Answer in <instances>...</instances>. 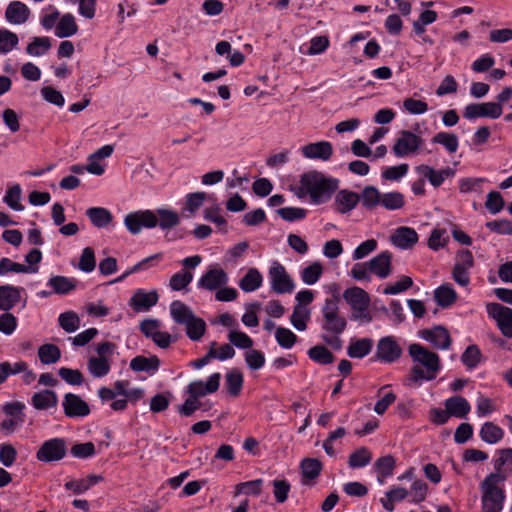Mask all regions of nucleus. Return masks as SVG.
Here are the masks:
<instances>
[{
    "label": "nucleus",
    "instance_id": "nucleus-61",
    "mask_svg": "<svg viewBox=\"0 0 512 512\" xmlns=\"http://www.w3.org/2000/svg\"><path fill=\"white\" fill-rule=\"evenodd\" d=\"M25 408V405L22 402L15 401V402H8L3 405L2 411L11 418L17 419V421L24 422L25 415L23 413V410Z\"/></svg>",
    "mask_w": 512,
    "mask_h": 512
},
{
    "label": "nucleus",
    "instance_id": "nucleus-13",
    "mask_svg": "<svg viewBox=\"0 0 512 512\" xmlns=\"http://www.w3.org/2000/svg\"><path fill=\"white\" fill-rule=\"evenodd\" d=\"M402 354V349L392 336H386L378 341L375 357L386 363L397 361Z\"/></svg>",
    "mask_w": 512,
    "mask_h": 512
},
{
    "label": "nucleus",
    "instance_id": "nucleus-29",
    "mask_svg": "<svg viewBox=\"0 0 512 512\" xmlns=\"http://www.w3.org/2000/svg\"><path fill=\"white\" fill-rule=\"evenodd\" d=\"M160 360L157 356H136L130 362V368L136 372L153 373L159 369Z\"/></svg>",
    "mask_w": 512,
    "mask_h": 512
},
{
    "label": "nucleus",
    "instance_id": "nucleus-48",
    "mask_svg": "<svg viewBox=\"0 0 512 512\" xmlns=\"http://www.w3.org/2000/svg\"><path fill=\"white\" fill-rule=\"evenodd\" d=\"M38 268H29L26 265L13 262L9 258H2L0 260V275H5L9 272L15 273H36Z\"/></svg>",
    "mask_w": 512,
    "mask_h": 512
},
{
    "label": "nucleus",
    "instance_id": "nucleus-39",
    "mask_svg": "<svg viewBox=\"0 0 512 512\" xmlns=\"http://www.w3.org/2000/svg\"><path fill=\"white\" fill-rule=\"evenodd\" d=\"M158 218V224L161 229H171L180 223V217L177 212L170 209H158L155 213Z\"/></svg>",
    "mask_w": 512,
    "mask_h": 512
},
{
    "label": "nucleus",
    "instance_id": "nucleus-42",
    "mask_svg": "<svg viewBox=\"0 0 512 512\" xmlns=\"http://www.w3.org/2000/svg\"><path fill=\"white\" fill-rule=\"evenodd\" d=\"M432 143L440 144L444 146V148L449 153H455L459 147L458 137L449 132H439L432 138Z\"/></svg>",
    "mask_w": 512,
    "mask_h": 512
},
{
    "label": "nucleus",
    "instance_id": "nucleus-35",
    "mask_svg": "<svg viewBox=\"0 0 512 512\" xmlns=\"http://www.w3.org/2000/svg\"><path fill=\"white\" fill-rule=\"evenodd\" d=\"M434 298L439 306L445 308L456 301L457 295L450 284H444L435 290Z\"/></svg>",
    "mask_w": 512,
    "mask_h": 512
},
{
    "label": "nucleus",
    "instance_id": "nucleus-43",
    "mask_svg": "<svg viewBox=\"0 0 512 512\" xmlns=\"http://www.w3.org/2000/svg\"><path fill=\"white\" fill-rule=\"evenodd\" d=\"M88 370L94 377H104L110 371V363L106 357H91L88 360Z\"/></svg>",
    "mask_w": 512,
    "mask_h": 512
},
{
    "label": "nucleus",
    "instance_id": "nucleus-36",
    "mask_svg": "<svg viewBox=\"0 0 512 512\" xmlns=\"http://www.w3.org/2000/svg\"><path fill=\"white\" fill-rule=\"evenodd\" d=\"M504 436L502 428L492 422H486L480 430L481 439L488 444H495Z\"/></svg>",
    "mask_w": 512,
    "mask_h": 512
},
{
    "label": "nucleus",
    "instance_id": "nucleus-49",
    "mask_svg": "<svg viewBox=\"0 0 512 512\" xmlns=\"http://www.w3.org/2000/svg\"><path fill=\"white\" fill-rule=\"evenodd\" d=\"M58 322L60 327L67 333L75 332L80 326V318L73 311L61 313Z\"/></svg>",
    "mask_w": 512,
    "mask_h": 512
},
{
    "label": "nucleus",
    "instance_id": "nucleus-34",
    "mask_svg": "<svg viewBox=\"0 0 512 512\" xmlns=\"http://www.w3.org/2000/svg\"><path fill=\"white\" fill-rule=\"evenodd\" d=\"M262 281L261 273L256 268H250L240 280L239 287L245 292H252L261 286Z\"/></svg>",
    "mask_w": 512,
    "mask_h": 512
},
{
    "label": "nucleus",
    "instance_id": "nucleus-57",
    "mask_svg": "<svg viewBox=\"0 0 512 512\" xmlns=\"http://www.w3.org/2000/svg\"><path fill=\"white\" fill-rule=\"evenodd\" d=\"M19 43L18 36L7 30L0 29V53H8L12 51Z\"/></svg>",
    "mask_w": 512,
    "mask_h": 512
},
{
    "label": "nucleus",
    "instance_id": "nucleus-17",
    "mask_svg": "<svg viewBox=\"0 0 512 512\" xmlns=\"http://www.w3.org/2000/svg\"><path fill=\"white\" fill-rule=\"evenodd\" d=\"M368 265L371 274L385 279L392 273V254L389 251H383L371 258Z\"/></svg>",
    "mask_w": 512,
    "mask_h": 512
},
{
    "label": "nucleus",
    "instance_id": "nucleus-60",
    "mask_svg": "<svg viewBox=\"0 0 512 512\" xmlns=\"http://www.w3.org/2000/svg\"><path fill=\"white\" fill-rule=\"evenodd\" d=\"M275 338L278 344L285 349H290L297 340V336L291 330L284 327L276 329Z\"/></svg>",
    "mask_w": 512,
    "mask_h": 512
},
{
    "label": "nucleus",
    "instance_id": "nucleus-5",
    "mask_svg": "<svg viewBox=\"0 0 512 512\" xmlns=\"http://www.w3.org/2000/svg\"><path fill=\"white\" fill-rule=\"evenodd\" d=\"M170 315L177 324L185 325L186 334L192 341H199L206 331L205 321L195 316L185 303L176 300L170 305Z\"/></svg>",
    "mask_w": 512,
    "mask_h": 512
},
{
    "label": "nucleus",
    "instance_id": "nucleus-20",
    "mask_svg": "<svg viewBox=\"0 0 512 512\" xmlns=\"http://www.w3.org/2000/svg\"><path fill=\"white\" fill-rule=\"evenodd\" d=\"M360 201V196L353 191L342 189L338 191L334 199V209L340 214L352 211Z\"/></svg>",
    "mask_w": 512,
    "mask_h": 512
},
{
    "label": "nucleus",
    "instance_id": "nucleus-19",
    "mask_svg": "<svg viewBox=\"0 0 512 512\" xmlns=\"http://www.w3.org/2000/svg\"><path fill=\"white\" fill-rule=\"evenodd\" d=\"M343 298L352 310H367L370 305L369 294L360 287L347 288L343 293Z\"/></svg>",
    "mask_w": 512,
    "mask_h": 512
},
{
    "label": "nucleus",
    "instance_id": "nucleus-23",
    "mask_svg": "<svg viewBox=\"0 0 512 512\" xmlns=\"http://www.w3.org/2000/svg\"><path fill=\"white\" fill-rule=\"evenodd\" d=\"M418 241L417 232L410 227H399L391 236V242L401 249H409Z\"/></svg>",
    "mask_w": 512,
    "mask_h": 512
},
{
    "label": "nucleus",
    "instance_id": "nucleus-12",
    "mask_svg": "<svg viewBox=\"0 0 512 512\" xmlns=\"http://www.w3.org/2000/svg\"><path fill=\"white\" fill-rule=\"evenodd\" d=\"M227 273L220 267L208 269L198 280L197 286L208 291H217L228 283Z\"/></svg>",
    "mask_w": 512,
    "mask_h": 512
},
{
    "label": "nucleus",
    "instance_id": "nucleus-62",
    "mask_svg": "<svg viewBox=\"0 0 512 512\" xmlns=\"http://www.w3.org/2000/svg\"><path fill=\"white\" fill-rule=\"evenodd\" d=\"M504 204V199L499 192L492 191L488 193L485 202V207L489 210L491 214L499 213L503 209Z\"/></svg>",
    "mask_w": 512,
    "mask_h": 512
},
{
    "label": "nucleus",
    "instance_id": "nucleus-54",
    "mask_svg": "<svg viewBox=\"0 0 512 512\" xmlns=\"http://www.w3.org/2000/svg\"><path fill=\"white\" fill-rule=\"evenodd\" d=\"M481 358L482 354L478 346L470 345L462 354L461 361L467 368L473 369L481 362Z\"/></svg>",
    "mask_w": 512,
    "mask_h": 512
},
{
    "label": "nucleus",
    "instance_id": "nucleus-28",
    "mask_svg": "<svg viewBox=\"0 0 512 512\" xmlns=\"http://www.w3.org/2000/svg\"><path fill=\"white\" fill-rule=\"evenodd\" d=\"M158 301V294L156 291L144 292L137 291L131 298V305L135 310H148L154 306Z\"/></svg>",
    "mask_w": 512,
    "mask_h": 512
},
{
    "label": "nucleus",
    "instance_id": "nucleus-1",
    "mask_svg": "<svg viewBox=\"0 0 512 512\" xmlns=\"http://www.w3.org/2000/svg\"><path fill=\"white\" fill-rule=\"evenodd\" d=\"M321 313V328L324 331L321 336L323 342L335 350L341 349L342 340L339 336L346 330L347 320L340 314L339 299L335 297L326 299Z\"/></svg>",
    "mask_w": 512,
    "mask_h": 512
},
{
    "label": "nucleus",
    "instance_id": "nucleus-50",
    "mask_svg": "<svg viewBox=\"0 0 512 512\" xmlns=\"http://www.w3.org/2000/svg\"><path fill=\"white\" fill-rule=\"evenodd\" d=\"M371 459V452L366 447H361L350 454L348 464L351 468H360L368 465Z\"/></svg>",
    "mask_w": 512,
    "mask_h": 512
},
{
    "label": "nucleus",
    "instance_id": "nucleus-15",
    "mask_svg": "<svg viewBox=\"0 0 512 512\" xmlns=\"http://www.w3.org/2000/svg\"><path fill=\"white\" fill-rule=\"evenodd\" d=\"M220 379V373H214L206 382L201 380L193 381L187 386V392L190 396L199 399L207 394L216 392L219 389Z\"/></svg>",
    "mask_w": 512,
    "mask_h": 512
},
{
    "label": "nucleus",
    "instance_id": "nucleus-14",
    "mask_svg": "<svg viewBox=\"0 0 512 512\" xmlns=\"http://www.w3.org/2000/svg\"><path fill=\"white\" fill-rule=\"evenodd\" d=\"M64 414L67 417H85L90 413V407L79 395L67 393L62 402Z\"/></svg>",
    "mask_w": 512,
    "mask_h": 512
},
{
    "label": "nucleus",
    "instance_id": "nucleus-3",
    "mask_svg": "<svg viewBox=\"0 0 512 512\" xmlns=\"http://www.w3.org/2000/svg\"><path fill=\"white\" fill-rule=\"evenodd\" d=\"M338 183V180L326 177L319 171H309L301 176L297 195L303 197L308 194L312 203L322 204L332 197Z\"/></svg>",
    "mask_w": 512,
    "mask_h": 512
},
{
    "label": "nucleus",
    "instance_id": "nucleus-9",
    "mask_svg": "<svg viewBox=\"0 0 512 512\" xmlns=\"http://www.w3.org/2000/svg\"><path fill=\"white\" fill-rule=\"evenodd\" d=\"M423 139L408 130H402L399 133L395 144L392 147L393 153L397 157H405L414 154L422 145Z\"/></svg>",
    "mask_w": 512,
    "mask_h": 512
},
{
    "label": "nucleus",
    "instance_id": "nucleus-2",
    "mask_svg": "<svg viewBox=\"0 0 512 512\" xmlns=\"http://www.w3.org/2000/svg\"><path fill=\"white\" fill-rule=\"evenodd\" d=\"M408 352L414 363L409 373V379L413 383L431 381L437 377L441 368L438 354L417 343L411 344Z\"/></svg>",
    "mask_w": 512,
    "mask_h": 512
},
{
    "label": "nucleus",
    "instance_id": "nucleus-24",
    "mask_svg": "<svg viewBox=\"0 0 512 512\" xmlns=\"http://www.w3.org/2000/svg\"><path fill=\"white\" fill-rule=\"evenodd\" d=\"M22 288L13 285L0 286V310L9 311L21 300Z\"/></svg>",
    "mask_w": 512,
    "mask_h": 512
},
{
    "label": "nucleus",
    "instance_id": "nucleus-11",
    "mask_svg": "<svg viewBox=\"0 0 512 512\" xmlns=\"http://www.w3.org/2000/svg\"><path fill=\"white\" fill-rule=\"evenodd\" d=\"M503 113V108L495 102L473 103L465 107L463 116L472 120L478 117H488L491 119L499 118Z\"/></svg>",
    "mask_w": 512,
    "mask_h": 512
},
{
    "label": "nucleus",
    "instance_id": "nucleus-25",
    "mask_svg": "<svg viewBox=\"0 0 512 512\" xmlns=\"http://www.w3.org/2000/svg\"><path fill=\"white\" fill-rule=\"evenodd\" d=\"M302 484L310 485L321 473L322 463L316 458H305L300 463Z\"/></svg>",
    "mask_w": 512,
    "mask_h": 512
},
{
    "label": "nucleus",
    "instance_id": "nucleus-27",
    "mask_svg": "<svg viewBox=\"0 0 512 512\" xmlns=\"http://www.w3.org/2000/svg\"><path fill=\"white\" fill-rule=\"evenodd\" d=\"M32 405L37 410H45L57 406L58 398L52 390H42L34 393L31 398Z\"/></svg>",
    "mask_w": 512,
    "mask_h": 512
},
{
    "label": "nucleus",
    "instance_id": "nucleus-18",
    "mask_svg": "<svg viewBox=\"0 0 512 512\" xmlns=\"http://www.w3.org/2000/svg\"><path fill=\"white\" fill-rule=\"evenodd\" d=\"M302 155L307 159L330 160L333 154V146L329 141L309 143L301 148Z\"/></svg>",
    "mask_w": 512,
    "mask_h": 512
},
{
    "label": "nucleus",
    "instance_id": "nucleus-32",
    "mask_svg": "<svg viewBox=\"0 0 512 512\" xmlns=\"http://www.w3.org/2000/svg\"><path fill=\"white\" fill-rule=\"evenodd\" d=\"M86 215L89 217L92 224L97 228L106 227L113 219L110 211L102 207L89 208L86 211Z\"/></svg>",
    "mask_w": 512,
    "mask_h": 512
},
{
    "label": "nucleus",
    "instance_id": "nucleus-47",
    "mask_svg": "<svg viewBox=\"0 0 512 512\" xmlns=\"http://www.w3.org/2000/svg\"><path fill=\"white\" fill-rule=\"evenodd\" d=\"M51 48L48 37H34L26 47V52L31 56H42Z\"/></svg>",
    "mask_w": 512,
    "mask_h": 512
},
{
    "label": "nucleus",
    "instance_id": "nucleus-46",
    "mask_svg": "<svg viewBox=\"0 0 512 512\" xmlns=\"http://www.w3.org/2000/svg\"><path fill=\"white\" fill-rule=\"evenodd\" d=\"M375 467L380 474L378 481L382 484L386 477L393 474L395 459L391 455L383 456L376 461Z\"/></svg>",
    "mask_w": 512,
    "mask_h": 512
},
{
    "label": "nucleus",
    "instance_id": "nucleus-63",
    "mask_svg": "<svg viewBox=\"0 0 512 512\" xmlns=\"http://www.w3.org/2000/svg\"><path fill=\"white\" fill-rule=\"evenodd\" d=\"M486 227L495 233L501 235H512V220L499 219L486 223Z\"/></svg>",
    "mask_w": 512,
    "mask_h": 512
},
{
    "label": "nucleus",
    "instance_id": "nucleus-4",
    "mask_svg": "<svg viewBox=\"0 0 512 512\" xmlns=\"http://www.w3.org/2000/svg\"><path fill=\"white\" fill-rule=\"evenodd\" d=\"M505 477L500 473H490L480 483L483 512H501L504 507L505 492L500 483Z\"/></svg>",
    "mask_w": 512,
    "mask_h": 512
},
{
    "label": "nucleus",
    "instance_id": "nucleus-45",
    "mask_svg": "<svg viewBox=\"0 0 512 512\" xmlns=\"http://www.w3.org/2000/svg\"><path fill=\"white\" fill-rule=\"evenodd\" d=\"M21 197H22V189L19 184H15L7 190V192L3 198V201L11 209H13L15 211H23L24 206L20 202Z\"/></svg>",
    "mask_w": 512,
    "mask_h": 512
},
{
    "label": "nucleus",
    "instance_id": "nucleus-30",
    "mask_svg": "<svg viewBox=\"0 0 512 512\" xmlns=\"http://www.w3.org/2000/svg\"><path fill=\"white\" fill-rule=\"evenodd\" d=\"M78 31L75 18L72 14H64L55 27V35L59 38L73 36Z\"/></svg>",
    "mask_w": 512,
    "mask_h": 512
},
{
    "label": "nucleus",
    "instance_id": "nucleus-10",
    "mask_svg": "<svg viewBox=\"0 0 512 512\" xmlns=\"http://www.w3.org/2000/svg\"><path fill=\"white\" fill-rule=\"evenodd\" d=\"M487 313L492 317L506 337H512V309L499 303L487 304Z\"/></svg>",
    "mask_w": 512,
    "mask_h": 512
},
{
    "label": "nucleus",
    "instance_id": "nucleus-40",
    "mask_svg": "<svg viewBox=\"0 0 512 512\" xmlns=\"http://www.w3.org/2000/svg\"><path fill=\"white\" fill-rule=\"evenodd\" d=\"M309 358L321 365H327L334 362V355L323 345H316L308 350Z\"/></svg>",
    "mask_w": 512,
    "mask_h": 512
},
{
    "label": "nucleus",
    "instance_id": "nucleus-7",
    "mask_svg": "<svg viewBox=\"0 0 512 512\" xmlns=\"http://www.w3.org/2000/svg\"><path fill=\"white\" fill-rule=\"evenodd\" d=\"M268 275L271 288L277 294L291 293L294 290L293 280L285 267L278 261L272 262Z\"/></svg>",
    "mask_w": 512,
    "mask_h": 512
},
{
    "label": "nucleus",
    "instance_id": "nucleus-44",
    "mask_svg": "<svg viewBox=\"0 0 512 512\" xmlns=\"http://www.w3.org/2000/svg\"><path fill=\"white\" fill-rule=\"evenodd\" d=\"M310 318V311L303 305H296L291 315V323L298 331H304L307 328V321Z\"/></svg>",
    "mask_w": 512,
    "mask_h": 512
},
{
    "label": "nucleus",
    "instance_id": "nucleus-64",
    "mask_svg": "<svg viewBox=\"0 0 512 512\" xmlns=\"http://www.w3.org/2000/svg\"><path fill=\"white\" fill-rule=\"evenodd\" d=\"M229 341L238 348L250 349L253 346V340L244 332L230 331Z\"/></svg>",
    "mask_w": 512,
    "mask_h": 512
},
{
    "label": "nucleus",
    "instance_id": "nucleus-6",
    "mask_svg": "<svg viewBox=\"0 0 512 512\" xmlns=\"http://www.w3.org/2000/svg\"><path fill=\"white\" fill-rule=\"evenodd\" d=\"M67 454V443L63 438H52L45 441L38 451L36 458L40 462H56L62 460Z\"/></svg>",
    "mask_w": 512,
    "mask_h": 512
},
{
    "label": "nucleus",
    "instance_id": "nucleus-37",
    "mask_svg": "<svg viewBox=\"0 0 512 512\" xmlns=\"http://www.w3.org/2000/svg\"><path fill=\"white\" fill-rule=\"evenodd\" d=\"M243 382V374L238 370H231L225 376V386L232 397H237L240 394Z\"/></svg>",
    "mask_w": 512,
    "mask_h": 512
},
{
    "label": "nucleus",
    "instance_id": "nucleus-16",
    "mask_svg": "<svg viewBox=\"0 0 512 512\" xmlns=\"http://www.w3.org/2000/svg\"><path fill=\"white\" fill-rule=\"evenodd\" d=\"M416 170L425 179H427L434 188L440 187L446 179L453 178L455 176V169L451 167H445L440 170H436L429 165H419Z\"/></svg>",
    "mask_w": 512,
    "mask_h": 512
},
{
    "label": "nucleus",
    "instance_id": "nucleus-56",
    "mask_svg": "<svg viewBox=\"0 0 512 512\" xmlns=\"http://www.w3.org/2000/svg\"><path fill=\"white\" fill-rule=\"evenodd\" d=\"M262 479H255L248 482L239 483L236 485V492L235 496H238L240 494H246V495H254L258 496L262 492Z\"/></svg>",
    "mask_w": 512,
    "mask_h": 512
},
{
    "label": "nucleus",
    "instance_id": "nucleus-53",
    "mask_svg": "<svg viewBox=\"0 0 512 512\" xmlns=\"http://www.w3.org/2000/svg\"><path fill=\"white\" fill-rule=\"evenodd\" d=\"M207 198L205 192H194L186 196L184 211H187L190 216H193L198 209L204 204Z\"/></svg>",
    "mask_w": 512,
    "mask_h": 512
},
{
    "label": "nucleus",
    "instance_id": "nucleus-22",
    "mask_svg": "<svg viewBox=\"0 0 512 512\" xmlns=\"http://www.w3.org/2000/svg\"><path fill=\"white\" fill-rule=\"evenodd\" d=\"M30 16V9L20 1H12L6 8L5 18L14 25L24 24Z\"/></svg>",
    "mask_w": 512,
    "mask_h": 512
},
{
    "label": "nucleus",
    "instance_id": "nucleus-38",
    "mask_svg": "<svg viewBox=\"0 0 512 512\" xmlns=\"http://www.w3.org/2000/svg\"><path fill=\"white\" fill-rule=\"evenodd\" d=\"M38 357L42 364H54L60 360L61 351L54 344H43L38 349Z\"/></svg>",
    "mask_w": 512,
    "mask_h": 512
},
{
    "label": "nucleus",
    "instance_id": "nucleus-59",
    "mask_svg": "<svg viewBox=\"0 0 512 512\" xmlns=\"http://www.w3.org/2000/svg\"><path fill=\"white\" fill-rule=\"evenodd\" d=\"M413 285V280L411 277L409 276H401L400 279L393 283V284H388L383 293L386 294V295H396V294H399L403 291H406L408 289H410Z\"/></svg>",
    "mask_w": 512,
    "mask_h": 512
},
{
    "label": "nucleus",
    "instance_id": "nucleus-33",
    "mask_svg": "<svg viewBox=\"0 0 512 512\" xmlns=\"http://www.w3.org/2000/svg\"><path fill=\"white\" fill-rule=\"evenodd\" d=\"M373 341L370 338H363L351 341L347 353L351 358H363L371 352Z\"/></svg>",
    "mask_w": 512,
    "mask_h": 512
},
{
    "label": "nucleus",
    "instance_id": "nucleus-26",
    "mask_svg": "<svg viewBox=\"0 0 512 512\" xmlns=\"http://www.w3.org/2000/svg\"><path fill=\"white\" fill-rule=\"evenodd\" d=\"M445 408L450 413V416L463 419L470 412L471 406L464 397L452 396L446 399Z\"/></svg>",
    "mask_w": 512,
    "mask_h": 512
},
{
    "label": "nucleus",
    "instance_id": "nucleus-41",
    "mask_svg": "<svg viewBox=\"0 0 512 512\" xmlns=\"http://www.w3.org/2000/svg\"><path fill=\"white\" fill-rule=\"evenodd\" d=\"M382 195L374 186H367L361 193L360 201L365 208L373 209L381 204Z\"/></svg>",
    "mask_w": 512,
    "mask_h": 512
},
{
    "label": "nucleus",
    "instance_id": "nucleus-55",
    "mask_svg": "<svg viewBox=\"0 0 512 512\" xmlns=\"http://www.w3.org/2000/svg\"><path fill=\"white\" fill-rule=\"evenodd\" d=\"M193 280V274L190 271L182 270L172 275L169 286L174 291H180L186 288Z\"/></svg>",
    "mask_w": 512,
    "mask_h": 512
},
{
    "label": "nucleus",
    "instance_id": "nucleus-31",
    "mask_svg": "<svg viewBox=\"0 0 512 512\" xmlns=\"http://www.w3.org/2000/svg\"><path fill=\"white\" fill-rule=\"evenodd\" d=\"M77 283L78 281L76 279L65 276H53L48 281V285L53 289V292L61 295L73 291Z\"/></svg>",
    "mask_w": 512,
    "mask_h": 512
},
{
    "label": "nucleus",
    "instance_id": "nucleus-51",
    "mask_svg": "<svg viewBox=\"0 0 512 512\" xmlns=\"http://www.w3.org/2000/svg\"><path fill=\"white\" fill-rule=\"evenodd\" d=\"M323 273V266L320 262H313L305 267L301 273L302 281L307 285L315 284Z\"/></svg>",
    "mask_w": 512,
    "mask_h": 512
},
{
    "label": "nucleus",
    "instance_id": "nucleus-21",
    "mask_svg": "<svg viewBox=\"0 0 512 512\" xmlns=\"http://www.w3.org/2000/svg\"><path fill=\"white\" fill-rule=\"evenodd\" d=\"M421 336L425 340L431 342L437 349L445 350L451 345L449 332L443 326H436L433 329L422 330Z\"/></svg>",
    "mask_w": 512,
    "mask_h": 512
},
{
    "label": "nucleus",
    "instance_id": "nucleus-8",
    "mask_svg": "<svg viewBox=\"0 0 512 512\" xmlns=\"http://www.w3.org/2000/svg\"><path fill=\"white\" fill-rule=\"evenodd\" d=\"M124 224L132 234H138L142 227L154 228L158 225L157 215L150 211H137L126 215Z\"/></svg>",
    "mask_w": 512,
    "mask_h": 512
},
{
    "label": "nucleus",
    "instance_id": "nucleus-52",
    "mask_svg": "<svg viewBox=\"0 0 512 512\" xmlns=\"http://www.w3.org/2000/svg\"><path fill=\"white\" fill-rule=\"evenodd\" d=\"M404 204V195L400 192L394 191L382 195L381 205L387 210L401 209Z\"/></svg>",
    "mask_w": 512,
    "mask_h": 512
},
{
    "label": "nucleus",
    "instance_id": "nucleus-58",
    "mask_svg": "<svg viewBox=\"0 0 512 512\" xmlns=\"http://www.w3.org/2000/svg\"><path fill=\"white\" fill-rule=\"evenodd\" d=\"M96 267L94 250L91 247L83 249L79 259L78 268L86 273L92 272Z\"/></svg>",
    "mask_w": 512,
    "mask_h": 512
}]
</instances>
